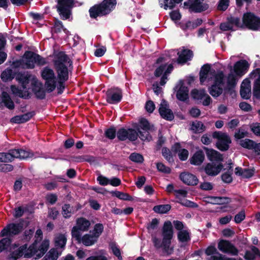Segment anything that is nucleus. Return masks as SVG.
<instances>
[{
	"label": "nucleus",
	"mask_w": 260,
	"mask_h": 260,
	"mask_svg": "<svg viewBox=\"0 0 260 260\" xmlns=\"http://www.w3.org/2000/svg\"><path fill=\"white\" fill-rule=\"evenodd\" d=\"M12 157V161L14 158L25 159L33 156V154L29 151L23 149H13L9 152Z\"/></svg>",
	"instance_id": "obj_22"
},
{
	"label": "nucleus",
	"mask_w": 260,
	"mask_h": 260,
	"mask_svg": "<svg viewBox=\"0 0 260 260\" xmlns=\"http://www.w3.org/2000/svg\"><path fill=\"white\" fill-rule=\"evenodd\" d=\"M171 206L169 204L160 205L153 207V211L157 213L164 214L171 209Z\"/></svg>",
	"instance_id": "obj_41"
},
{
	"label": "nucleus",
	"mask_w": 260,
	"mask_h": 260,
	"mask_svg": "<svg viewBox=\"0 0 260 260\" xmlns=\"http://www.w3.org/2000/svg\"><path fill=\"white\" fill-rule=\"evenodd\" d=\"M229 199L226 198L207 197L205 198V201L207 203L212 204H222L228 202Z\"/></svg>",
	"instance_id": "obj_34"
},
{
	"label": "nucleus",
	"mask_w": 260,
	"mask_h": 260,
	"mask_svg": "<svg viewBox=\"0 0 260 260\" xmlns=\"http://www.w3.org/2000/svg\"><path fill=\"white\" fill-rule=\"evenodd\" d=\"M36 63L43 65L45 63V59L40 55L31 51H26L22 58L14 62L16 67L32 69Z\"/></svg>",
	"instance_id": "obj_3"
},
{
	"label": "nucleus",
	"mask_w": 260,
	"mask_h": 260,
	"mask_svg": "<svg viewBox=\"0 0 260 260\" xmlns=\"http://www.w3.org/2000/svg\"><path fill=\"white\" fill-rule=\"evenodd\" d=\"M61 253H58L56 249L53 248L49 250L43 260H56Z\"/></svg>",
	"instance_id": "obj_39"
},
{
	"label": "nucleus",
	"mask_w": 260,
	"mask_h": 260,
	"mask_svg": "<svg viewBox=\"0 0 260 260\" xmlns=\"http://www.w3.org/2000/svg\"><path fill=\"white\" fill-rule=\"evenodd\" d=\"M192 52L190 50L183 49L178 52V58L177 61L179 63H184L190 60L192 56Z\"/></svg>",
	"instance_id": "obj_27"
},
{
	"label": "nucleus",
	"mask_w": 260,
	"mask_h": 260,
	"mask_svg": "<svg viewBox=\"0 0 260 260\" xmlns=\"http://www.w3.org/2000/svg\"><path fill=\"white\" fill-rule=\"evenodd\" d=\"M23 229L22 222L11 223L8 224L1 232V236H9L8 238L18 235Z\"/></svg>",
	"instance_id": "obj_12"
},
{
	"label": "nucleus",
	"mask_w": 260,
	"mask_h": 260,
	"mask_svg": "<svg viewBox=\"0 0 260 260\" xmlns=\"http://www.w3.org/2000/svg\"><path fill=\"white\" fill-rule=\"evenodd\" d=\"M223 168V165L221 162H211L208 163L204 168L206 173L211 176L217 175Z\"/></svg>",
	"instance_id": "obj_19"
},
{
	"label": "nucleus",
	"mask_w": 260,
	"mask_h": 260,
	"mask_svg": "<svg viewBox=\"0 0 260 260\" xmlns=\"http://www.w3.org/2000/svg\"><path fill=\"white\" fill-rule=\"evenodd\" d=\"M26 248V244L20 246L16 243L12 244L10 249L11 257L15 260L21 257L23 255V252Z\"/></svg>",
	"instance_id": "obj_20"
},
{
	"label": "nucleus",
	"mask_w": 260,
	"mask_h": 260,
	"mask_svg": "<svg viewBox=\"0 0 260 260\" xmlns=\"http://www.w3.org/2000/svg\"><path fill=\"white\" fill-rule=\"evenodd\" d=\"M114 194L117 198L121 200H130L131 199V197L128 194L118 191L115 192Z\"/></svg>",
	"instance_id": "obj_57"
},
{
	"label": "nucleus",
	"mask_w": 260,
	"mask_h": 260,
	"mask_svg": "<svg viewBox=\"0 0 260 260\" xmlns=\"http://www.w3.org/2000/svg\"><path fill=\"white\" fill-rule=\"evenodd\" d=\"M240 94L244 99H247L249 98L251 94L250 88L241 86Z\"/></svg>",
	"instance_id": "obj_51"
},
{
	"label": "nucleus",
	"mask_w": 260,
	"mask_h": 260,
	"mask_svg": "<svg viewBox=\"0 0 260 260\" xmlns=\"http://www.w3.org/2000/svg\"><path fill=\"white\" fill-rule=\"evenodd\" d=\"M178 202L179 203H180L181 205H182L183 206H186V207H192V208H194V207H197L198 206V205L192 202H191L190 201H188V200H181V201H179Z\"/></svg>",
	"instance_id": "obj_64"
},
{
	"label": "nucleus",
	"mask_w": 260,
	"mask_h": 260,
	"mask_svg": "<svg viewBox=\"0 0 260 260\" xmlns=\"http://www.w3.org/2000/svg\"><path fill=\"white\" fill-rule=\"evenodd\" d=\"M90 225V223L88 220L84 218H78L76 221V225L72 229V237L76 239H79V236H81L80 232L88 231Z\"/></svg>",
	"instance_id": "obj_13"
},
{
	"label": "nucleus",
	"mask_w": 260,
	"mask_h": 260,
	"mask_svg": "<svg viewBox=\"0 0 260 260\" xmlns=\"http://www.w3.org/2000/svg\"><path fill=\"white\" fill-rule=\"evenodd\" d=\"M2 101L8 108L10 109L14 108V103L11 99L9 95L6 92H3L2 93Z\"/></svg>",
	"instance_id": "obj_38"
},
{
	"label": "nucleus",
	"mask_w": 260,
	"mask_h": 260,
	"mask_svg": "<svg viewBox=\"0 0 260 260\" xmlns=\"http://www.w3.org/2000/svg\"><path fill=\"white\" fill-rule=\"evenodd\" d=\"M219 73H215L214 71L211 70L208 65L203 66L200 72L201 83L202 84L212 83L215 81V77L218 76Z\"/></svg>",
	"instance_id": "obj_10"
},
{
	"label": "nucleus",
	"mask_w": 260,
	"mask_h": 260,
	"mask_svg": "<svg viewBox=\"0 0 260 260\" xmlns=\"http://www.w3.org/2000/svg\"><path fill=\"white\" fill-rule=\"evenodd\" d=\"M49 245L48 240H44L39 248H37L36 241L30 245L28 248L27 252L24 253V257L25 258H29L34 255H36L35 259H38L41 257L48 250Z\"/></svg>",
	"instance_id": "obj_8"
},
{
	"label": "nucleus",
	"mask_w": 260,
	"mask_h": 260,
	"mask_svg": "<svg viewBox=\"0 0 260 260\" xmlns=\"http://www.w3.org/2000/svg\"><path fill=\"white\" fill-rule=\"evenodd\" d=\"M238 19V18L231 17L228 19V21L222 23L220 25V29L223 31H227L229 30H233L234 26L237 27V24L233 21V19Z\"/></svg>",
	"instance_id": "obj_35"
},
{
	"label": "nucleus",
	"mask_w": 260,
	"mask_h": 260,
	"mask_svg": "<svg viewBox=\"0 0 260 260\" xmlns=\"http://www.w3.org/2000/svg\"><path fill=\"white\" fill-rule=\"evenodd\" d=\"M11 243L12 239L8 237L4 238L0 240V253L8 249L10 250Z\"/></svg>",
	"instance_id": "obj_37"
},
{
	"label": "nucleus",
	"mask_w": 260,
	"mask_h": 260,
	"mask_svg": "<svg viewBox=\"0 0 260 260\" xmlns=\"http://www.w3.org/2000/svg\"><path fill=\"white\" fill-rule=\"evenodd\" d=\"M159 2L161 6L164 7L166 10L168 8L172 9L175 6V4L172 1L169 2V0H159Z\"/></svg>",
	"instance_id": "obj_52"
},
{
	"label": "nucleus",
	"mask_w": 260,
	"mask_h": 260,
	"mask_svg": "<svg viewBox=\"0 0 260 260\" xmlns=\"http://www.w3.org/2000/svg\"><path fill=\"white\" fill-rule=\"evenodd\" d=\"M173 235L172 223L169 221L165 222L162 228V240L156 236H153L152 238L154 247L156 249H162L164 252L167 254H172L174 250L173 247L171 246Z\"/></svg>",
	"instance_id": "obj_2"
},
{
	"label": "nucleus",
	"mask_w": 260,
	"mask_h": 260,
	"mask_svg": "<svg viewBox=\"0 0 260 260\" xmlns=\"http://www.w3.org/2000/svg\"><path fill=\"white\" fill-rule=\"evenodd\" d=\"M180 178L184 183L188 185H196L199 182L197 177L188 172L181 173Z\"/></svg>",
	"instance_id": "obj_24"
},
{
	"label": "nucleus",
	"mask_w": 260,
	"mask_h": 260,
	"mask_svg": "<svg viewBox=\"0 0 260 260\" xmlns=\"http://www.w3.org/2000/svg\"><path fill=\"white\" fill-rule=\"evenodd\" d=\"M245 218V212L241 211L235 216V221L237 223H239L242 221Z\"/></svg>",
	"instance_id": "obj_61"
},
{
	"label": "nucleus",
	"mask_w": 260,
	"mask_h": 260,
	"mask_svg": "<svg viewBox=\"0 0 260 260\" xmlns=\"http://www.w3.org/2000/svg\"><path fill=\"white\" fill-rule=\"evenodd\" d=\"M30 76L28 73H19L16 77V79L21 85L20 89L16 87L15 85H12L11 90L15 95L23 98H27L29 96L28 89L29 78Z\"/></svg>",
	"instance_id": "obj_4"
},
{
	"label": "nucleus",
	"mask_w": 260,
	"mask_h": 260,
	"mask_svg": "<svg viewBox=\"0 0 260 260\" xmlns=\"http://www.w3.org/2000/svg\"><path fill=\"white\" fill-rule=\"evenodd\" d=\"M213 137L218 140L216 146L219 150L224 151L229 149L231 140L227 134L220 132H215Z\"/></svg>",
	"instance_id": "obj_14"
},
{
	"label": "nucleus",
	"mask_w": 260,
	"mask_h": 260,
	"mask_svg": "<svg viewBox=\"0 0 260 260\" xmlns=\"http://www.w3.org/2000/svg\"><path fill=\"white\" fill-rule=\"evenodd\" d=\"M205 126L200 121H195L191 125V129L194 133H202L205 129Z\"/></svg>",
	"instance_id": "obj_40"
},
{
	"label": "nucleus",
	"mask_w": 260,
	"mask_h": 260,
	"mask_svg": "<svg viewBox=\"0 0 260 260\" xmlns=\"http://www.w3.org/2000/svg\"><path fill=\"white\" fill-rule=\"evenodd\" d=\"M53 62L58 80L53 70L47 67L42 71V77L45 80V85L48 91L51 92L57 87L58 92L61 93L64 88V82L69 78L72 61L66 54L60 52L54 56Z\"/></svg>",
	"instance_id": "obj_1"
},
{
	"label": "nucleus",
	"mask_w": 260,
	"mask_h": 260,
	"mask_svg": "<svg viewBox=\"0 0 260 260\" xmlns=\"http://www.w3.org/2000/svg\"><path fill=\"white\" fill-rule=\"evenodd\" d=\"M248 133L242 128L239 129L235 134V137L237 139H241L247 136Z\"/></svg>",
	"instance_id": "obj_54"
},
{
	"label": "nucleus",
	"mask_w": 260,
	"mask_h": 260,
	"mask_svg": "<svg viewBox=\"0 0 260 260\" xmlns=\"http://www.w3.org/2000/svg\"><path fill=\"white\" fill-rule=\"evenodd\" d=\"M104 230V226L101 223H97L95 225L92 232V234L97 238L99 237L102 233Z\"/></svg>",
	"instance_id": "obj_46"
},
{
	"label": "nucleus",
	"mask_w": 260,
	"mask_h": 260,
	"mask_svg": "<svg viewBox=\"0 0 260 260\" xmlns=\"http://www.w3.org/2000/svg\"><path fill=\"white\" fill-rule=\"evenodd\" d=\"M238 27H246L253 30L258 29L259 18L253 13H246L243 15L242 21L239 18L233 19Z\"/></svg>",
	"instance_id": "obj_6"
},
{
	"label": "nucleus",
	"mask_w": 260,
	"mask_h": 260,
	"mask_svg": "<svg viewBox=\"0 0 260 260\" xmlns=\"http://www.w3.org/2000/svg\"><path fill=\"white\" fill-rule=\"evenodd\" d=\"M73 213V209L69 205L65 204L62 206V214L64 218L70 217Z\"/></svg>",
	"instance_id": "obj_45"
},
{
	"label": "nucleus",
	"mask_w": 260,
	"mask_h": 260,
	"mask_svg": "<svg viewBox=\"0 0 260 260\" xmlns=\"http://www.w3.org/2000/svg\"><path fill=\"white\" fill-rule=\"evenodd\" d=\"M204 0H188L184 3L185 6L196 12L205 11L208 8V5L204 3Z\"/></svg>",
	"instance_id": "obj_16"
},
{
	"label": "nucleus",
	"mask_w": 260,
	"mask_h": 260,
	"mask_svg": "<svg viewBox=\"0 0 260 260\" xmlns=\"http://www.w3.org/2000/svg\"><path fill=\"white\" fill-rule=\"evenodd\" d=\"M239 144L242 147L249 149L254 147L253 141L247 139L241 140Z\"/></svg>",
	"instance_id": "obj_47"
},
{
	"label": "nucleus",
	"mask_w": 260,
	"mask_h": 260,
	"mask_svg": "<svg viewBox=\"0 0 260 260\" xmlns=\"http://www.w3.org/2000/svg\"><path fill=\"white\" fill-rule=\"evenodd\" d=\"M76 240L86 246H89L93 245L97 241L98 239L90 232V234H85L82 237L79 236V239Z\"/></svg>",
	"instance_id": "obj_25"
},
{
	"label": "nucleus",
	"mask_w": 260,
	"mask_h": 260,
	"mask_svg": "<svg viewBox=\"0 0 260 260\" xmlns=\"http://www.w3.org/2000/svg\"><path fill=\"white\" fill-rule=\"evenodd\" d=\"M204 158V154L203 151H198L190 159V162L194 165H200L203 162Z\"/></svg>",
	"instance_id": "obj_32"
},
{
	"label": "nucleus",
	"mask_w": 260,
	"mask_h": 260,
	"mask_svg": "<svg viewBox=\"0 0 260 260\" xmlns=\"http://www.w3.org/2000/svg\"><path fill=\"white\" fill-rule=\"evenodd\" d=\"M140 127L142 130H151L150 124L145 119H142L140 120Z\"/></svg>",
	"instance_id": "obj_59"
},
{
	"label": "nucleus",
	"mask_w": 260,
	"mask_h": 260,
	"mask_svg": "<svg viewBox=\"0 0 260 260\" xmlns=\"http://www.w3.org/2000/svg\"><path fill=\"white\" fill-rule=\"evenodd\" d=\"M32 90L38 98H44L45 95V92L41 88V86L39 83H35L33 87Z\"/></svg>",
	"instance_id": "obj_42"
},
{
	"label": "nucleus",
	"mask_w": 260,
	"mask_h": 260,
	"mask_svg": "<svg viewBox=\"0 0 260 260\" xmlns=\"http://www.w3.org/2000/svg\"><path fill=\"white\" fill-rule=\"evenodd\" d=\"M110 248L113 254L117 256L119 259H121L122 256H121L120 250L117 246L112 243L110 245Z\"/></svg>",
	"instance_id": "obj_53"
},
{
	"label": "nucleus",
	"mask_w": 260,
	"mask_h": 260,
	"mask_svg": "<svg viewBox=\"0 0 260 260\" xmlns=\"http://www.w3.org/2000/svg\"><path fill=\"white\" fill-rule=\"evenodd\" d=\"M209 88L210 94L213 97L219 96L222 92L224 84V74L222 72H220L218 76L215 77V81Z\"/></svg>",
	"instance_id": "obj_11"
},
{
	"label": "nucleus",
	"mask_w": 260,
	"mask_h": 260,
	"mask_svg": "<svg viewBox=\"0 0 260 260\" xmlns=\"http://www.w3.org/2000/svg\"><path fill=\"white\" fill-rule=\"evenodd\" d=\"M187 192L184 189H178L174 190V195L179 201H181L182 198L186 197Z\"/></svg>",
	"instance_id": "obj_50"
},
{
	"label": "nucleus",
	"mask_w": 260,
	"mask_h": 260,
	"mask_svg": "<svg viewBox=\"0 0 260 260\" xmlns=\"http://www.w3.org/2000/svg\"><path fill=\"white\" fill-rule=\"evenodd\" d=\"M177 237L179 241L185 245L190 240V232L186 230L180 231L177 234Z\"/></svg>",
	"instance_id": "obj_31"
},
{
	"label": "nucleus",
	"mask_w": 260,
	"mask_h": 260,
	"mask_svg": "<svg viewBox=\"0 0 260 260\" xmlns=\"http://www.w3.org/2000/svg\"><path fill=\"white\" fill-rule=\"evenodd\" d=\"M218 248L223 253H229L233 255H237L238 253V250L235 246L226 240H220L218 243Z\"/></svg>",
	"instance_id": "obj_17"
},
{
	"label": "nucleus",
	"mask_w": 260,
	"mask_h": 260,
	"mask_svg": "<svg viewBox=\"0 0 260 260\" xmlns=\"http://www.w3.org/2000/svg\"><path fill=\"white\" fill-rule=\"evenodd\" d=\"M177 92V97L180 101H185L188 98V89L183 86L182 83Z\"/></svg>",
	"instance_id": "obj_33"
},
{
	"label": "nucleus",
	"mask_w": 260,
	"mask_h": 260,
	"mask_svg": "<svg viewBox=\"0 0 260 260\" xmlns=\"http://www.w3.org/2000/svg\"><path fill=\"white\" fill-rule=\"evenodd\" d=\"M122 96V91L118 88H111L107 92V101L110 104H115L119 102Z\"/></svg>",
	"instance_id": "obj_18"
},
{
	"label": "nucleus",
	"mask_w": 260,
	"mask_h": 260,
	"mask_svg": "<svg viewBox=\"0 0 260 260\" xmlns=\"http://www.w3.org/2000/svg\"><path fill=\"white\" fill-rule=\"evenodd\" d=\"M208 158L212 162H221L223 160L222 155L218 151L205 147Z\"/></svg>",
	"instance_id": "obj_26"
},
{
	"label": "nucleus",
	"mask_w": 260,
	"mask_h": 260,
	"mask_svg": "<svg viewBox=\"0 0 260 260\" xmlns=\"http://www.w3.org/2000/svg\"><path fill=\"white\" fill-rule=\"evenodd\" d=\"M129 157L132 161L138 163H141L144 160L143 156L140 154L137 153H132Z\"/></svg>",
	"instance_id": "obj_48"
},
{
	"label": "nucleus",
	"mask_w": 260,
	"mask_h": 260,
	"mask_svg": "<svg viewBox=\"0 0 260 260\" xmlns=\"http://www.w3.org/2000/svg\"><path fill=\"white\" fill-rule=\"evenodd\" d=\"M188 156V151L185 149H182L178 152V156L181 160H186Z\"/></svg>",
	"instance_id": "obj_63"
},
{
	"label": "nucleus",
	"mask_w": 260,
	"mask_h": 260,
	"mask_svg": "<svg viewBox=\"0 0 260 260\" xmlns=\"http://www.w3.org/2000/svg\"><path fill=\"white\" fill-rule=\"evenodd\" d=\"M33 116L31 113H27L21 115L13 117L11 122L15 123H22L28 121Z\"/></svg>",
	"instance_id": "obj_30"
},
{
	"label": "nucleus",
	"mask_w": 260,
	"mask_h": 260,
	"mask_svg": "<svg viewBox=\"0 0 260 260\" xmlns=\"http://www.w3.org/2000/svg\"><path fill=\"white\" fill-rule=\"evenodd\" d=\"M206 93V91L204 89H194L191 91V95L194 99L199 100H203Z\"/></svg>",
	"instance_id": "obj_43"
},
{
	"label": "nucleus",
	"mask_w": 260,
	"mask_h": 260,
	"mask_svg": "<svg viewBox=\"0 0 260 260\" xmlns=\"http://www.w3.org/2000/svg\"><path fill=\"white\" fill-rule=\"evenodd\" d=\"M257 74L259 75L254 83L253 93L256 98L260 99V74L259 70L256 69L252 72L250 75V77L251 78H255Z\"/></svg>",
	"instance_id": "obj_28"
},
{
	"label": "nucleus",
	"mask_w": 260,
	"mask_h": 260,
	"mask_svg": "<svg viewBox=\"0 0 260 260\" xmlns=\"http://www.w3.org/2000/svg\"><path fill=\"white\" fill-rule=\"evenodd\" d=\"M12 161L9 153H0V162H8Z\"/></svg>",
	"instance_id": "obj_55"
},
{
	"label": "nucleus",
	"mask_w": 260,
	"mask_h": 260,
	"mask_svg": "<svg viewBox=\"0 0 260 260\" xmlns=\"http://www.w3.org/2000/svg\"><path fill=\"white\" fill-rule=\"evenodd\" d=\"M229 4V0H220L218 6V9L220 10L224 11L228 8Z\"/></svg>",
	"instance_id": "obj_62"
},
{
	"label": "nucleus",
	"mask_w": 260,
	"mask_h": 260,
	"mask_svg": "<svg viewBox=\"0 0 260 260\" xmlns=\"http://www.w3.org/2000/svg\"><path fill=\"white\" fill-rule=\"evenodd\" d=\"M159 112L161 116L168 120H171L174 115L171 110L169 108L167 102L162 100L159 108Z\"/></svg>",
	"instance_id": "obj_23"
},
{
	"label": "nucleus",
	"mask_w": 260,
	"mask_h": 260,
	"mask_svg": "<svg viewBox=\"0 0 260 260\" xmlns=\"http://www.w3.org/2000/svg\"><path fill=\"white\" fill-rule=\"evenodd\" d=\"M249 64L246 60H241L236 62L233 67L234 72L240 77L244 75L248 71Z\"/></svg>",
	"instance_id": "obj_21"
},
{
	"label": "nucleus",
	"mask_w": 260,
	"mask_h": 260,
	"mask_svg": "<svg viewBox=\"0 0 260 260\" xmlns=\"http://www.w3.org/2000/svg\"><path fill=\"white\" fill-rule=\"evenodd\" d=\"M251 130L257 136L260 137V123H256L250 125Z\"/></svg>",
	"instance_id": "obj_58"
},
{
	"label": "nucleus",
	"mask_w": 260,
	"mask_h": 260,
	"mask_svg": "<svg viewBox=\"0 0 260 260\" xmlns=\"http://www.w3.org/2000/svg\"><path fill=\"white\" fill-rule=\"evenodd\" d=\"M116 4V0H105L100 5L90 9V16L95 18L98 16L106 15L115 8Z\"/></svg>",
	"instance_id": "obj_5"
},
{
	"label": "nucleus",
	"mask_w": 260,
	"mask_h": 260,
	"mask_svg": "<svg viewBox=\"0 0 260 260\" xmlns=\"http://www.w3.org/2000/svg\"><path fill=\"white\" fill-rule=\"evenodd\" d=\"M67 242V238L64 234H58L55 237V246L57 248H64Z\"/></svg>",
	"instance_id": "obj_36"
},
{
	"label": "nucleus",
	"mask_w": 260,
	"mask_h": 260,
	"mask_svg": "<svg viewBox=\"0 0 260 260\" xmlns=\"http://www.w3.org/2000/svg\"><path fill=\"white\" fill-rule=\"evenodd\" d=\"M156 167L158 171L165 173H169L170 172V169L169 167H166L161 162H158L156 164Z\"/></svg>",
	"instance_id": "obj_56"
},
{
	"label": "nucleus",
	"mask_w": 260,
	"mask_h": 260,
	"mask_svg": "<svg viewBox=\"0 0 260 260\" xmlns=\"http://www.w3.org/2000/svg\"><path fill=\"white\" fill-rule=\"evenodd\" d=\"M117 136L120 141L128 140L134 141L137 139L138 134L136 131L132 128H120L117 133Z\"/></svg>",
	"instance_id": "obj_15"
},
{
	"label": "nucleus",
	"mask_w": 260,
	"mask_h": 260,
	"mask_svg": "<svg viewBox=\"0 0 260 260\" xmlns=\"http://www.w3.org/2000/svg\"><path fill=\"white\" fill-rule=\"evenodd\" d=\"M209 260H236L234 258H229L218 253L217 255L211 256Z\"/></svg>",
	"instance_id": "obj_60"
},
{
	"label": "nucleus",
	"mask_w": 260,
	"mask_h": 260,
	"mask_svg": "<svg viewBox=\"0 0 260 260\" xmlns=\"http://www.w3.org/2000/svg\"><path fill=\"white\" fill-rule=\"evenodd\" d=\"M164 58H159L157 59V63L158 64L162 63L158 67L156 68L154 75L156 77H159L163 74L160 82L161 86L164 85L167 80V76L169 75L173 70V66L172 64L168 65L166 62H164Z\"/></svg>",
	"instance_id": "obj_7"
},
{
	"label": "nucleus",
	"mask_w": 260,
	"mask_h": 260,
	"mask_svg": "<svg viewBox=\"0 0 260 260\" xmlns=\"http://www.w3.org/2000/svg\"><path fill=\"white\" fill-rule=\"evenodd\" d=\"M228 68L230 69V72L227 77V83L229 86H233L236 84L239 78L241 77L237 75V73L234 72L231 64L228 66Z\"/></svg>",
	"instance_id": "obj_29"
},
{
	"label": "nucleus",
	"mask_w": 260,
	"mask_h": 260,
	"mask_svg": "<svg viewBox=\"0 0 260 260\" xmlns=\"http://www.w3.org/2000/svg\"><path fill=\"white\" fill-rule=\"evenodd\" d=\"M74 0H58L56 8L61 19L66 20L71 15V9L73 6Z\"/></svg>",
	"instance_id": "obj_9"
},
{
	"label": "nucleus",
	"mask_w": 260,
	"mask_h": 260,
	"mask_svg": "<svg viewBox=\"0 0 260 260\" xmlns=\"http://www.w3.org/2000/svg\"><path fill=\"white\" fill-rule=\"evenodd\" d=\"M149 130H142L139 129L140 133L139 137L142 141H150L151 140V137L149 135Z\"/></svg>",
	"instance_id": "obj_49"
},
{
	"label": "nucleus",
	"mask_w": 260,
	"mask_h": 260,
	"mask_svg": "<svg viewBox=\"0 0 260 260\" xmlns=\"http://www.w3.org/2000/svg\"><path fill=\"white\" fill-rule=\"evenodd\" d=\"M14 78L13 72L11 69H7L3 72L1 74V78L4 81L12 80Z\"/></svg>",
	"instance_id": "obj_44"
}]
</instances>
